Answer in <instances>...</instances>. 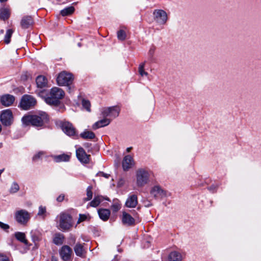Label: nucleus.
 Masks as SVG:
<instances>
[{
	"label": "nucleus",
	"mask_w": 261,
	"mask_h": 261,
	"mask_svg": "<svg viewBox=\"0 0 261 261\" xmlns=\"http://www.w3.org/2000/svg\"><path fill=\"white\" fill-rule=\"evenodd\" d=\"M37 95L43 98L46 103L50 106H58L64 95V91L61 88L57 87L52 88L49 93L46 90L37 91Z\"/></svg>",
	"instance_id": "f257e3e1"
},
{
	"label": "nucleus",
	"mask_w": 261,
	"mask_h": 261,
	"mask_svg": "<svg viewBox=\"0 0 261 261\" xmlns=\"http://www.w3.org/2000/svg\"><path fill=\"white\" fill-rule=\"evenodd\" d=\"M152 174V172L148 168L138 169L136 173L137 186L138 187H143L148 184L149 178Z\"/></svg>",
	"instance_id": "f03ea898"
},
{
	"label": "nucleus",
	"mask_w": 261,
	"mask_h": 261,
	"mask_svg": "<svg viewBox=\"0 0 261 261\" xmlns=\"http://www.w3.org/2000/svg\"><path fill=\"white\" fill-rule=\"evenodd\" d=\"M73 80V75L66 71H62L60 73L57 78L58 85L61 86H67L69 92H71L72 91L71 84Z\"/></svg>",
	"instance_id": "7ed1b4c3"
},
{
	"label": "nucleus",
	"mask_w": 261,
	"mask_h": 261,
	"mask_svg": "<svg viewBox=\"0 0 261 261\" xmlns=\"http://www.w3.org/2000/svg\"><path fill=\"white\" fill-rule=\"evenodd\" d=\"M58 219L57 227L60 230L66 231L69 230L72 227V219L69 215L65 213L61 214Z\"/></svg>",
	"instance_id": "20e7f679"
},
{
	"label": "nucleus",
	"mask_w": 261,
	"mask_h": 261,
	"mask_svg": "<svg viewBox=\"0 0 261 261\" xmlns=\"http://www.w3.org/2000/svg\"><path fill=\"white\" fill-rule=\"evenodd\" d=\"M120 111L119 108L117 106L105 108L101 110V114L103 117L110 118L111 120L118 116Z\"/></svg>",
	"instance_id": "39448f33"
},
{
	"label": "nucleus",
	"mask_w": 261,
	"mask_h": 261,
	"mask_svg": "<svg viewBox=\"0 0 261 261\" xmlns=\"http://www.w3.org/2000/svg\"><path fill=\"white\" fill-rule=\"evenodd\" d=\"M47 115L44 112H39L34 114V126L42 127L48 121Z\"/></svg>",
	"instance_id": "423d86ee"
},
{
	"label": "nucleus",
	"mask_w": 261,
	"mask_h": 261,
	"mask_svg": "<svg viewBox=\"0 0 261 261\" xmlns=\"http://www.w3.org/2000/svg\"><path fill=\"white\" fill-rule=\"evenodd\" d=\"M0 120L5 126L11 125L13 121V114L10 109L3 110L0 116Z\"/></svg>",
	"instance_id": "0eeeda50"
},
{
	"label": "nucleus",
	"mask_w": 261,
	"mask_h": 261,
	"mask_svg": "<svg viewBox=\"0 0 261 261\" xmlns=\"http://www.w3.org/2000/svg\"><path fill=\"white\" fill-rule=\"evenodd\" d=\"M150 194L155 199H162L167 196V192L158 185L153 186L150 190Z\"/></svg>",
	"instance_id": "6e6552de"
},
{
	"label": "nucleus",
	"mask_w": 261,
	"mask_h": 261,
	"mask_svg": "<svg viewBox=\"0 0 261 261\" xmlns=\"http://www.w3.org/2000/svg\"><path fill=\"white\" fill-rule=\"evenodd\" d=\"M62 130L69 136H73L76 134L75 128L72 124L68 121H63L60 124Z\"/></svg>",
	"instance_id": "1a4fd4ad"
},
{
	"label": "nucleus",
	"mask_w": 261,
	"mask_h": 261,
	"mask_svg": "<svg viewBox=\"0 0 261 261\" xmlns=\"http://www.w3.org/2000/svg\"><path fill=\"white\" fill-rule=\"evenodd\" d=\"M33 105V97L29 95H24L21 98L19 106L23 110L31 109Z\"/></svg>",
	"instance_id": "9d476101"
},
{
	"label": "nucleus",
	"mask_w": 261,
	"mask_h": 261,
	"mask_svg": "<svg viewBox=\"0 0 261 261\" xmlns=\"http://www.w3.org/2000/svg\"><path fill=\"white\" fill-rule=\"evenodd\" d=\"M72 253V249L67 245L62 246L59 251L61 258L63 261H71Z\"/></svg>",
	"instance_id": "9b49d317"
},
{
	"label": "nucleus",
	"mask_w": 261,
	"mask_h": 261,
	"mask_svg": "<svg viewBox=\"0 0 261 261\" xmlns=\"http://www.w3.org/2000/svg\"><path fill=\"white\" fill-rule=\"evenodd\" d=\"M153 15L155 21L159 24H165L167 20V13L164 10H155Z\"/></svg>",
	"instance_id": "f8f14e48"
},
{
	"label": "nucleus",
	"mask_w": 261,
	"mask_h": 261,
	"mask_svg": "<svg viewBox=\"0 0 261 261\" xmlns=\"http://www.w3.org/2000/svg\"><path fill=\"white\" fill-rule=\"evenodd\" d=\"M76 155L82 163L87 164L89 163L90 155H88L83 148L80 147L76 149Z\"/></svg>",
	"instance_id": "ddd939ff"
},
{
	"label": "nucleus",
	"mask_w": 261,
	"mask_h": 261,
	"mask_svg": "<svg viewBox=\"0 0 261 261\" xmlns=\"http://www.w3.org/2000/svg\"><path fill=\"white\" fill-rule=\"evenodd\" d=\"M36 83L38 88V89L35 91L37 94V91L45 90V88L47 86V80L43 75L38 76L36 79Z\"/></svg>",
	"instance_id": "4468645a"
},
{
	"label": "nucleus",
	"mask_w": 261,
	"mask_h": 261,
	"mask_svg": "<svg viewBox=\"0 0 261 261\" xmlns=\"http://www.w3.org/2000/svg\"><path fill=\"white\" fill-rule=\"evenodd\" d=\"M15 218L18 223L24 224L26 223L29 219V214L25 211L20 210L16 213Z\"/></svg>",
	"instance_id": "2eb2a0df"
},
{
	"label": "nucleus",
	"mask_w": 261,
	"mask_h": 261,
	"mask_svg": "<svg viewBox=\"0 0 261 261\" xmlns=\"http://www.w3.org/2000/svg\"><path fill=\"white\" fill-rule=\"evenodd\" d=\"M138 203L137 196L135 194H129L126 200L125 205L128 208H135Z\"/></svg>",
	"instance_id": "dca6fc26"
},
{
	"label": "nucleus",
	"mask_w": 261,
	"mask_h": 261,
	"mask_svg": "<svg viewBox=\"0 0 261 261\" xmlns=\"http://www.w3.org/2000/svg\"><path fill=\"white\" fill-rule=\"evenodd\" d=\"M15 100V97L12 95L5 94L1 97V102L5 107L11 106Z\"/></svg>",
	"instance_id": "f3484780"
},
{
	"label": "nucleus",
	"mask_w": 261,
	"mask_h": 261,
	"mask_svg": "<svg viewBox=\"0 0 261 261\" xmlns=\"http://www.w3.org/2000/svg\"><path fill=\"white\" fill-rule=\"evenodd\" d=\"M122 222L124 225L132 226L135 225V220L129 214L123 212L122 216Z\"/></svg>",
	"instance_id": "a211bd4d"
},
{
	"label": "nucleus",
	"mask_w": 261,
	"mask_h": 261,
	"mask_svg": "<svg viewBox=\"0 0 261 261\" xmlns=\"http://www.w3.org/2000/svg\"><path fill=\"white\" fill-rule=\"evenodd\" d=\"M133 165L134 161L133 158L129 155L125 156L122 161V167L123 170H128Z\"/></svg>",
	"instance_id": "6ab92c4d"
},
{
	"label": "nucleus",
	"mask_w": 261,
	"mask_h": 261,
	"mask_svg": "<svg viewBox=\"0 0 261 261\" xmlns=\"http://www.w3.org/2000/svg\"><path fill=\"white\" fill-rule=\"evenodd\" d=\"M33 24V18L31 15L23 16L20 22L22 28L26 29L29 28Z\"/></svg>",
	"instance_id": "aec40b11"
},
{
	"label": "nucleus",
	"mask_w": 261,
	"mask_h": 261,
	"mask_svg": "<svg viewBox=\"0 0 261 261\" xmlns=\"http://www.w3.org/2000/svg\"><path fill=\"white\" fill-rule=\"evenodd\" d=\"M111 122V119L106 117H103V119L96 122L92 126L94 129L99 127H104L109 125Z\"/></svg>",
	"instance_id": "412c9836"
},
{
	"label": "nucleus",
	"mask_w": 261,
	"mask_h": 261,
	"mask_svg": "<svg viewBox=\"0 0 261 261\" xmlns=\"http://www.w3.org/2000/svg\"><path fill=\"white\" fill-rule=\"evenodd\" d=\"M23 126H31L33 125V115L31 113L25 115L21 119Z\"/></svg>",
	"instance_id": "4be33fe9"
},
{
	"label": "nucleus",
	"mask_w": 261,
	"mask_h": 261,
	"mask_svg": "<svg viewBox=\"0 0 261 261\" xmlns=\"http://www.w3.org/2000/svg\"><path fill=\"white\" fill-rule=\"evenodd\" d=\"M98 213L100 218L103 221L108 220L110 215V211L108 209H99L98 211Z\"/></svg>",
	"instance_id": "5701e85b"
},
{
	"label": "nucleus",
	"mask_w": 261,
	"mask_h": 261,
	"mask_svg": "<svg viewBox=\"0 0 261 261\" xmlns=\"http://www.w3.org/2000/svg\"><path fill=\"white\" fill-rule=\"evenodd\" d=\"M168 259L169 261H181L182 257L180 253L173 251L169 254Z\"/></svg>",
	"instance_id": "b1692460"
},
{
	"label": "nucleus",
	"mask_w": 261,
	"mask_h": 261,
	"mask_svg": "<svg viewBox=\"0 0 261 261\" xmlns=\"http://www.w3.org/2000/svg\"><path fill=\"white\" fill-rule=\"evenodd\" d=\"M103 199L109 200L108 198H104L101 196H97L89 203V205L92 207H97Z\"/></svg>",
	"instance_id": "393cba45"
},
{
	"label": "nucleus",
	"mask_w": 261,
	"mask_h": 261,
	"mask_svg": "<svg viewBox=\"0 0 261 261\" xmlns=\"http://www.w3.org/2000/svg\"><path fill=\"white\" fill-rule=\"evenodd\" d=\"M74 252L77 256L83 257L85 254V251L83 248V246L80 244L77 243L74 247Z\"/></svg>",
	"instance_id": "a878e982"
},
{
	"label": "nucleus",
	"mask_w": 261,
	"mask_h": 261,
	"mask_svg": "<svg viewBox=\"0 0 261 261\" xmlns=\"http://www.w3.org/2000/svg\"><path fill=\"white\" fill-rule=\"evenodd\" d=\"M10 15V11L9 8H2L0 10V19L6 20L9 18Z\"/></svg>",
	"instance_id": "bb28decb"
},
{
	"label": "nucleus",
	"mask_w": 261,
	"mask_h": 261,
	"mask_svg": "<svg viewBox=\"0 0 261 261\" xmlns=\"http://www.w3.org/2000/svg\"><path fill=\"white\" fill-rule=\"evenodd\" d=\"M15 237L19 241L23 243L25 245H28V242L25 239V234L21 232H16L14 234Z\"/></svg>",
	"instance_id": "cd10ccee"
},
{
	"label": "nucleus",
	"mask_w": 261,
	"mask_h": 261,
	"mask_svg": "<svg viewBox=\"0 0 261 261\" xmlns=\"http://www.w3.org/2000/svg\"><path fill=\"white\" fill-rule=\"evenodd\" d=\"M64 236L61 233H56L53 239V243L57 245H61L63 243Z\"/></svg>",
	"instance_id": "c85d7f7f"
},
{
	"label": "nucleus",
	"mask_w": 261,
	"mask_h": 261,
	"mask_svg": "<svg viewBox=\"0 0 261 261\" xmlns=\"http://www.w3.org/2000/svg\"><path fill=\"white\" fill-rule=\"evenodd\" d=\"M80 136L84 139H92L95 138V135L91 131L85 130L80 134Z\"/></svg>",
	"instance_id": "c756f323"
},
{
	"label": "nucleus",
	"mask_w": 261,
	"mask_h": 261,
	"mask_svg": "<svg viewBox=\"0 0 261 261\" xmlns=\"http://www.w3.org/2000/svg\"><path fill=\"white\" fill-rule=\"evenodd\" d=\"M54 159L56 162H66L69 160L70 156L67 154H62L55 156Z\"/></svg>",
	"instance_id": "7c9ffc66"
},
{
	"label": "nucleus",
	"mask_w": 261,
	"mask_h": 261,
	"mask_svg": "<svg viewBox=\"0 0 261 261\" xmlns=\"http://www.w3.org/2000/svg\"><path fill=\"white\" fill-rule=\"evenodd\" d=\"M74 10V8L73 6L68 7L62 10L60 14L63 16H67L73 13Z\"/></svg>",
	"instance_id": "2f4dec72"
},
{
	"label": "nucleus",
	"mask_w": 261,
	"mask_h": 261,
	"mask_svg": "<svg viewBox=\"0 0 261 261\" xmlns=\"http://www.w3.org/2000/svg\"><path fill=\"white\" fill-rule=\"evenodd\" d=\"M111 207L113 212H116L118 211L121 208L120 201L117 199H114Z\"/></svg>",
	"instance_id": "473e14b6"
},
{
	"label": "nucleus",
	"mask_w": 261,
	"mask_h": 261,
	"mask_svg": "<svg viewBox=\"0 0 261 261\" xmlns=\"http://www.w3.org/2000/svg\"><path fill=\"white\" fill-rule=\"evenodd\" d=\"M46 208L43 206H40L39 210L36 215V217H39L41 219H44L46 216Z\"/></svg>",
	"instance_id": "72a5a7b5"
},
{
	"label": "nucleus",
	"mask_w": 261,
	"mask_h": 261,
	"mask_svg": "<svg viewBox=\"0 0 261 261\" xmlns=\"http://www.w3.org/2000/svg\"><path fill=\"white\" fill-rule=\"evenodd\" d=\"M13 33V30L12 29L7 30L4 38V42L6 44H9L10 42V38Z\"/></svg>",
	"instance_id": "f704fd0d"
},
{
	"label": "nucleus",
	"mask_w": 261,
	"mask_h": 261,
	"mask_svg": "<svg viewBox=\"0 0 261 261\" xmlns=\"http://www.w3.org/2000/svg\"><path fill=\"white\" fill-rule=\"evenodd\" d=\"M19 190V186L16 182H13L10 188L9 192L11 194H14L17 192Z\"/></svg>",
	"instance_id": "c9c22d12"
},
{
	"label": "nucleus",
	"mask_w": 261,
	"mask_h": 261,
	"mask_svg": "<svg viewBox=\"0 0 261 261\" xmlns=\"http://www.w3.org/2000/svg\"><path fill=\"white\" fill-rule=\"evenodd\" d=\"M92 186H88L86 190V195L87 197L84 199L85 201H87L90 200L93 196V193L92 191Z\"/></svg>",
	"instance_id": "e433bc0d"
},
{
	"label": "nucleus",
	"mask_w": 261,
	"mask_h": 261,
	"mask_svg": "<svg viewBox=\"0 0 261 261\" xmlns=\"http://www.w3.org/2000/svg\"><path fill=\"white\" fill-rule=\"evenodd\" d=\"M82 106H83V108H85L86 110V111H87L88 112L91 111V110H90L91 104L89 100L84 99H83Z\"/></svg>",
	"instance_id": "4c0bfd02"
},
{
	"label": "nucleus",
	"mask_w": 261,
	"mask_h": 261,
	"mask_svg": "<svg viewBox=\"0 0 261 261\" xmlns=\"http://www.w3.org/2000/svg\"><path fill=\"white\" fill-rule=\"evenodd\" d=\"M155 51V47L154 46L151 47L149 50L148 55L149 57V60L151 62L154 61L153 55Z\"/></svg>",
	"instance_id": "58836bf2"
},
{
	"label": "nucleus",
	"mask_w": 261,
	"mask_h": 261,
	"mask_svg": "<svg viewBox=\"0 0 261 261\" xmlns=\"http://www.w3.org/2000/svg\"><path fill=\"white\" fill-rule=\"evenodd\" d=\"M117 37L119 40H124L126 38V34L125 32L122 30L118 31Z\"/></svg>",
	"instance_id": "ea45409f"
},
{
	"label": "nucleus",
	"mask_w": 261,
	"mask_h": 261,
	"mask_svg": "<svg viewBox=\"0 0 261 261\" xmlns=\"http://www.w3.org/2000/svg\"><path fill=\"white\" fill-rule=\"evenodd\" d=\"M144 66L145 63H144L140 64L139 67V72L141 76L148 75V73L144 70Z\"/></svg>",
	"instance_id": "a19ab883"
},
{
	"label": "nucleus",
	"mask_w": 261,
	"mask_h": 261,
	"mask_svg": "<svg viewBox=\"0 0 261 261\" xmlns=\"http://www.w3.org/2000/svg\"><path fill=\"white\" fill-rule=\"evenodd\" d=\"M45 155V152L43 151H40L34 155V159H39L41 158L43 156Z\"/></svg>",
	"instance_id": "79ce46f5"
},
{
	"label": "nucleus",
	"mask_w": 261,
	"mask_h": 261,
	"mask_svg": "<svg viewBox=\"0 0 261 261\" xmlns=\"http://www.w3.org/2000/svg\"><path fill=\"white\" fill-rule=\"evenodd\" d=\"M41 239V234L39 232H35V234H34V242L39 241Z\"/></svg>",
	"instance_id": "37998d69"
},
{
	"label": "nucleus",
	"mask_w": 261,
	"mask_h": 261,
	"mask_svg": "<svg viewBox=\"0 0 261 261\" xmlns=\"http://www.w3.org/2000/svg\"><path fill=\"white\" fill-rule=\"evenodd\" d=\"M96 175L99 176H102L106 178H108L110 176V175L109 174H107V173H104L103 172H101V171L98 172L97 173Z\"/></svg>",
	"instance_id": "c03bdc74"
},
{
	"label": "nucleus",
	"mask_w": 261,
	"mask_h": 261,
	"mask_svg": "<svg viewBox=\"0 0 261 261\" xmlns=\"http://www.w3.org/2000/svg\"><path fill=\"white\" fill-rule=\"evenodd\" d=\"M0 227L4 230H7L9 228V226L0 221Z\"/></svg>",
	"instance_id": "a18cd8bd"
},
{
	"label": "nucleus",
	"mask_w": 261,
	"mask_h": 261,
	"mask_svg": "<svg viewBox=\"0 0 261 261\" xmlns=\"http://www.w3.org/2000/svg\"><path fill=\"white\" fill-rule=\"evenodd\" d=\"M30 76V75L28 73V72H25L23 73L21 75V79L22 81L27 80L28 79Z\"/></svg>",
	"instance_id": "49530a36"
},
{
	"label": "nucleus",
	"mask_w": 261,
	"mask_h": 261,
	"mask_svg": "<svg viewBox=\"0 0 261 261\" xmlns=\"http://www.w3.org/2000/svg\"><path fill=\"white\" fill-rule=\"evenodd\" d=\"M87 219V216L85 215L80 214L79 216V219L77 221L78 223L82 222Z\"/></svg>",
	"instance_id": "de8ad7c7"
},
{
	"label": "nucleus",
	"mask_w": 261,
	"mask_h": 261,
	"mask_svg": "<svg viewBox=\"0 0 261 261\" xmlns=\"http://www.w3.org/2000/svg\"><path fill=\"white\" fill-rule=\"evenodd\" d=\"M218 187L217 185H212L208 188L209 191L212 192H215Z\"/></svg>",
	"instance_id": "09e8293b"
},
{
	"label": "nucleus",
	"mask_w": 261,
	"mask_h": 261,
	"mask_svg": "<svg viewBox=\"0 0 261 261\" xmlns=\"http://www.w3.org/2000/svg\"><path fill=\"white\" fill-rule=\"evenodd\" d=\"M0 261H10L8 257L4 255L0 254Z\"/></svg>",
	"instance_id": "8fccbe9b"
},
{
	"label": "nucleus",
	"mask_w": 261,
	"mask_h": 261,
	"mask_svg": "<svg viewBox=\"0 0 261 261\" xmlns=\"http://www.w3.org/2000/svg\"><path fill=\"white\" fill-rule=\"evenodd\" d=\"M64 195L62 194L57 198V201L58 202H62L64 200Z\"/></svg>",
	"instance_id": "3c124183"
},
{
	"label": "nucleus",
	"mask_w": 261,
	"mask_h": 261,
	"mask_svg": "<svg viewBox=\"0 0 261 261\" xmlns=\"http://www.w3.org/2000/svg\"><path fill=\"white\" fill-rule=\"evenodd\" d=\"M51 261H58V258L56 257L53 256L51 257Z\"/></svg>",
	"instance_id": "603ef678"
},
{
	"label": "nucleus",
	"mask_w": 261,
	"mask_h": 261,
	"mask_svg": "<svg viewBox=\"0 0 261 261\" xmlns=\"http://www.w3.org/2000/svg\"><path fill=\"white\" fill-rule=\"evenodd\" d=\"M131 149H132V147H128L126 148V151L128 152L130 151Z\"/></svg>",
	"instance_id": "864d4df0"
},
{
	"label": "nucleus",
	"mask_w": 261,
	"mask_h": 261,
	"mask_svg": "<svg viewBox=\"0 0 261 261\" xmlns=\"http://www.w3.org/2000/svg\"><path fill=\"white\" fill-rule=\"evenodd\" d=\"M4 169L0 170V176L1 175L2 173L3 172Z\"/></svg>",
	"instance_id": "5fc2aeb1"
},
{
	"label": "nucleus",
	"mask_w": 261,
	"mask_h": 261,
	"mask_svg": "<svg viewBox=\"0 0 261 261\" xmlns=\"http://www.w3.org/2000/svg\"><path fill=\"white\" fill-rule=\"evenodd\" d=\"M6 1H7V0H0V2H1V3L6 2Z\"/></svg>",
	"instance_id": "6e6d98bb"
},
{
	"label": "nucleus",
	"mask_w": 261,
	"mask_h": 261,
	"mask_svg": "<svg viewBox=\"0 0 261 261\" xmlns=\"http://www.w3.org/2000/svg\"><path fill=\"white\" fill-rule=\"evenodd\" d=\"M35 247H37V248L38 247L37 244H35V246H34V249L35 248Z\"/></svg>",
	"instance_id": "4d7b16f0"
},
{
	"label": "nucleus",
	"mask_w": 261,
	"mask_h": 261,
	"mask_svg": "<svg viewBox=\"0 0 261 261\" xmlns=\"http://www.w3.org/2000/svg\"><path fill=\"white\" fill-rule=\"evenodd\" d=\"M77 45H78L79 47H80V46H81V43H79L77 44Z\"/></svg>",
	"instance_id": "13d9d810"
},
{
	"label": "nucleus",
	"mask_w": 261,
	"mask_h": 261,
	"mask_svg": "<svg viewBox=\"0 0 261 261\" xmlns=\"http://www.w3.org/2000/svg\"><path fill=\"white\" fill-rule=\"evenodd\" d=\"M33 102H34V105H35V103H36V100L34 99Z\"/></svg>",
	"instance_id": "bf43d9fd"
}]
</instances>
